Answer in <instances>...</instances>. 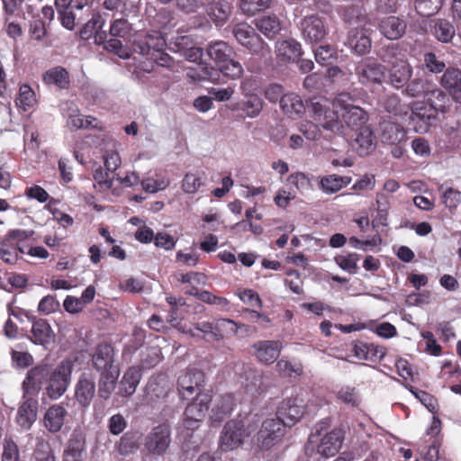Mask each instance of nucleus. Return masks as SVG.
<instances>
[{
  "label": "nucleus",
  "mask_w": 461,
  "mask_h": 461,
  "mask_svg": "<svg viewBox=\"0 0 461 461\" xmlns=\"http://www.w3.org/2000/svg\"><path fill=\"white\" fill-rule=\"evenodd\" d=\"M275 52L277 59L283 63L295 62L303 54L301 44L294 39L277 41Z\"/></svg>",
  "instance_id": "nucleus-22"
},
{
  "label": "nucleus",
  "mask_w": 461,
  "mask_h": 461,
  "mask_svg": "<svg viewBox=\"0 0 461 461\" xmlns=\"http://www.w3.org/2000/svg\"><path fill=\"white\" fill-rule=\"evenodd\" d=\"M185 294L194 295L203 303L217 305L221 309H224L229 305V301L226 298L216 296L208 291L199 292L195 287L186 290Z\"/></svg>",
  "instance_id": "nucleus-49"
},
{
  "label": "nucleus",
  "mask_w": 461,
  "mask_h": 461,
  "mask_svg": "<svg viewBox=\"0 0 461 461\" xmlns=\"http://www.w3.org/2000/svg\"><path fill=\"white\" fill-rule=\"evenodd\" d=\"M285 433V425L278 418L263 421L257 435V443L261 449H269L277 444Z\"/></svg>",
  "instance_id": "nucleus-9"
},
{
  "label": "nucleus",
  "mask_w": 461,
  "mask_h": 461,
  "mask_svg": "<svg viewBox=\"0 0 461 461\" xmlns=\"http://www.w3.org/2000/svg\"><path fill=\"white\" fill-rule=\"evenodd\" d=\"M432 32L437 40L444 43L449 42L455 35L454 26L444 19L435 22Z\"/></svg>",
  "instance_id": "nucleus-47"
},
{
  "label": "nucleus",
  "mask_w": 461,
  "mask_h": 461,
  "mask_svg": "<svg viewBox=\"0 0 461 461\" xmlns=\"http://www.w3.org/2000/svg\"><path fill=\"white\" fill-rule=\"evenodd\" d=\"M205 11L215 26L222 27L232 14V6L227 0H210Z\"/></svg>",
  "instance_id": "nucleus-21"
},
{
  "label": "nucleus",
  "mask_w": 461,
  "mask_h": 461,
  "mask_svg": "<svg viewBox=\"0 0 461 461\" xmlns=\"http://www.w3.org/2000/svg\"><path fill=\"white\" fill-rule=\"evenodd\" d=\"M256 358L265 365L273 364L279 357L283 344L279 340H260L253 344Z\"/></svg>",
  "instance_id": "nucleus-19"
},
{
  "label": "nucleus",
  "mask_w": 461,
  "mask_h": 461,
  "mask_svg": "<svg viewBox=\"0 0 461 461\" xmlns=\"http://www.w3.org/2000/svg\"><path fill=\"white\" fill-rule=\"evenodd\" d=\"M23 402L19 407L17 412V422L26 429H30L37 417L38 402L33 396L23 395Z\"/></svg>",
  "instance_id": "nucleus-28"
},
{
  "label": "nucleus",
  "mask_w": 461,
  "mask_h": 461,
  "mask_svg": "<svg viewBox=\"0 0 461 461\" xmlns=\"http://www.w3.org/2000/svg\"><path fill=\"white\" fill-rule=\"evenodd\" d=\"M169 387L164 375L149 378L144 391V401L148 405L155 407L162 403L167 397Z\"/></svg>",
  "instance_id": "nucleus-15"
},
{
  "label": "nucleus",
  "mask_w": 461,
  "mask_h": 461,
  "mask_svg": "<svg viewBox=\"0 0 461 461\" xmlns=\"http://www.w3.org/2000/svg\"><path fill=\"white\" fill-rule=\"evenodd\" d=\"M381 105L386 112L394 115H402L407 113V107L401 104L400 98L395 94L385 95L381 100Z\"/></svg>",
  "instance_id": "nucleus-54"
},
{
  "label": "nucleus",
  "mask_w": 461,
  "mask_h": 461,
  "mask_svg": "<svg viewBox=\"0 0 461 461\" xmlns=\"http://www.w3.org/2000/svg\"><path fill=\"white\" fill-rule=\"evenodd\" d=\"M347 45L356 53L362 55L371 48V41L363 31L353 29L348 32Z\"/></svg>",
  "instance_id": "nucleus-35"
},
{
  "label": "nucleus",
  "mask_w": 461,
  "mask_h": 461,
  "mask_svg": "<svg viewBox=\"0 0 461 461\" xmlns=\"http://www.w3.org/2000/svg\"><path fill=\"white\" fill-rule=\"evenodd\" d=\"M336 395L339 401L352 407H357L361 402L357 390L352 386L340 387Z\"/></svg>",
  "instance_id": "nucleus-53"
},
{
  "label": "nucleus",
  "mask_w": 461,
  "mask_h": 461,
  "mask_svg": "<svg viewBox=\"0 0 461 461\" xmlns=\"http://www.w3.org/2000/svg\"><path fill=\"white\" fill-rule=\"evenodd\" d=\"M426 96L430 104L431 111L446 113L450 107V100L448 96L438 88L427 90Z\"/></svg>",
  "instance_id": "nucleus-44"
},
{
  "label": "nucleus",
  "mask_w": 461,
  "mask_h": 461,
  "mask_svg": "<svg viewBox=\"0 0 461 461\" xmlns=\"http://www.w3.org/2000/svg\"><path fill=\"white\" fill-rule=\"evenodd\" d=\"M166 45V40L161 32L154 31L144 36H140L135 40L133 50L142 56L150 58L151 56H155L156 53L164 50Z\"/></svg>",
  "instance_id": "nucleus-14"
},
{
  "label": "nucleus",
  "mask_w": 461,
  "mask_h": 461,
  "mask_svg": "<svg viewBox=\"0 0 461 461\" xmlns=\"http://www.w3.org/2000/svg\"><path fill=\"white\" fill-rule=\"evenodd\" d=\"M310 113L315 123L326 131L339 133L343 129L339 116V106L334 105V99L314 97L311 100Z\"/></svg>",
  "instance_id": "nucleus-2"
},
{
  "label": "nucleus",
  "mask_w": 461,
  "mask_h": 461,
  "mask_svg": "<svg viewBox=\"0 0 461 461\" xmlns=\"http://www.w3.org/2000/svg\"><path fill=\"white\" fill-rule=\"evenodd\" d=\"M104 49L109 52H113L119 58L126 59L130 57L129 50L123 46L122 41L117 39H111L104 43Z\"/></svg>",
  "instance_id": "nucleus-63"
},
{
  "label": "nucleus",
  "mask_w": 461,
  "mask_h": 461,
  "mask_svg": "<svg viewBox=\"0 0 461 461\" xmlns=\"http://www.w3.org/2000/svg\"><path fill=\"white\" fill-rule=\"evenodd\" d=\"M140 447V435L137 432L124 433L115 444V450L121 456L134 454Z\"/></svg>",
  "instance_id": "nucleus-36"
},
{
  "label": "nucleus",
  "mask_w": 461,
  "mask_h": 461,
  "mask_svg": "<svg viewBox=\"0 0 461 461\" xmlns=\"http://www.w3.org/2000/svg\"><path fill=\"white\" fill-rule=\"evenodd\" d=\"M201 72H196L194 70L190 69L187 72V77L191 78L193 81H211L212 83H218L220 79L219 72L213 67L206 64H200Z\"/></svg>",
  "instance_id": "nucleus-45"
},
{
  "label": "nucleus",
  "mask_w": 461,
  "mask_h": 461,
  "mask_svg": "<svg viewBox=\"0 0 461 461\" xmlns=\"http://www.w3.org/2000/svg\"><path fill=\"white\" fill-rule=\"evenodd\" d=\"M95 394V376L92 373H83L75 384V398L77 403L86 408Z\"/></svg>",
  "instance_id": "nucleus-17"
},
{
  "label": "nucleus",
  "mask_w": 461,
  "mask_h": 461,
  "mask_svg": "<svg viewBox=\"0 0 461 461\" xmlns=\"http://www.w3.org/2000/svg\"><path fill=\"white\" fill-rule=\"evenodd\" d=\"M304 413L303 401L298 398L287 399L284 401L278 408L277 418L280 419L285 426H291L298 421Z\"/></svg>",
  "instance_id": "nucleus-20"
},
{
  "label": "nucleus",
  "mask_w": 461,
  "mask_h": 461,
  "mask_svg": "<svg viewBox=\"0 0 461 461\" xmlns=\"http://www.w3.org/2000/svg\"><path fill=\"white\" fill-rule=\"evenodd\" d=\"M435 114L431 109L424 106L412 108L409 125L418 133L427 132L435 120Z\"/></svg>",
  "instance_id": "nucleus-23"
},
{
  "label": "nucleus",
  "mask_w": 461,
  "mask_h": 461,
  "mask_svg": "<svg viewBox=\"0 0 461 461\" xmlns=\"http://www.w3.org/2000/svg\"><path fill=\"white\" fill-rule=\"evenodd\" d=\"M37 103L34 91L32 87L23 84L20 86L18 97L15 100L16 105L23 111L32 108Z\"/></svg>",
  "instance_id": "nucleus-48"
},
{
  "label": "nucleus",
  "mask_w": 461,
  "mask_h": 461,
  "mask_svg": "<svg viewBox=\"0 0 461 461\" xmlns=\"http://www.w3.org/2000/svg\"><path fill=\"white\" fill-rule=\"evenodd\" d=\"M381 140L390 145L400 144L406 140L404 129L391 121H383L379 125Z\"/></svg>",
  "instance_id": "nucleus-27"
},
{
  "label": "nucleus",
  "mask_w": 461,
  "mask_h": 461,
  "mask_svg": "<svg viewBox=\"0 0 461 461\" xmlns=\"http://www.w3.org/2000/svg\"><path fill=\"white\" fill-rule=\"evenodd\" d=\"M142 189L150 194L165 190L170 185V179L163 175H156V177H148L141 182Z\"/></svg>",
  "instance_id": "nucleus-51"
},
{
  "label": "nucleus",
  "mask_w": 461,
  "mask_h": 461,
  "mask_svg": "<svg viewBox=\"0 0 461 461\" xmlns=\"http://www.w3.org/2000/svg\"><path fill=\"white\" fill-rule=\"evenodd\" d=\"M192 44H194V41L189 35H176L170 40L169 50L183 53Z\"/></svg>",
  "instance_id": "nucleus-62"
},
{
  "label": "nucleus",
  "mask_w": 461,
  "mask_h": 461,
  "mask_svg": "<svg viewBox=\"0 0 461 461\" xmlns=\"http://www.w3.org/2000/svg\"><path fill=\"white\" fill-rule=\"evenodd\" d=\"M85 441L79 435H73L64 452V461H82L85 453Z\"/></svg>",
  "instance_id": "nucleus-43"
},
{
  "label": "nucleus",
  "mask_w": 461,
  "mask_h": 461,
  "mask_svg": "<svg viewBox=\"0 0 461 461\" xmlns=\"http://www.w3.org/2000/svg\"><path fill=\"white\" fill-rule=\"evenodd\" d=\"M73 363L70 360L61 361L50 371L45 387V394L51 400L59 399L68 390L71 382Z\"/></svg>",
  "instance_id": "nucleus-3"
},
{
  "label": "nucleus",
  "mask_w": 461,
  "mask_h": 461,
  "mask_svg": "<svg viewBox=\"0 0 461 461\" xmlns=\"http://www.w3.org/2000/svg\"><path fill=\"white\" fill-rule=\"evenodd\" d=\"M263 104V100L258 95L246 94L242 110L248 117L255 118L261 113Z\"/></svg>",
  "instance_id": "nucleus-50"
},
{
  "label": "nucleus",
  "mask_w": 461,
  "mask_h": 461,
  "mask_svg": "<svg viewBox=\"0 0 461 461\" xmlns=\"http://www.w3.org/2000/svg\"><path fill=\"white\" fill-rule=\"evenodd\" d=\"M141 379V370L139 366H131L123 374L119 382L117 394L121 397L131 396Z\"/></svg>",
  "instance_id": "nucleus-25"
},
{
  "label": "nucleus",
  "mask_w": 461,
  "mask_h": 461,
  "mask_svg": "<svg viewBox=\"0 0 461 461\" xmlns=\"http://www.w3.org/2000/svg\"><path fill=\"white\" fill-rule=\"evenodd\" d=\"M203 185V173L188 172L183 177L181 187L185 194H196Z\"/></svg>",
  "instance_id": "nucleus-46"
},
{
  "label": "nucleus",
  "mask_w": 461,
  "mask_h": 461,
  "mask_svg": "<svg viewBox=\"0 0 461 461\" xmlns=\"http://www.w3.org/2000/svg\"><path fill=\"white\" fill-rule=\"evenodd\" d=\"M329 427L330 422L326 420L320 421L314 426L309 437L308 444L305 447L307 455L310 452H313L315 445L317 453L324 458L333 456L339 452L343 441L342 433L339 429L326 432Z\"/></svg>",
  "instance_id": "nucleus-1"
},
{
  "label": "nucleus",
  "mask_w": 461,
  "mask_h": 461,
  "mask_svg": "<svg viewBox=\"0 0 461 461\" xmlns=\"http://www.w3.org/2000/svg\"><path fill=\"white\" fill-rule=\"evenodd\" d=\"M217 70L231 79L240 78L244 71L242 65L239 61L232 59L231 57L227 62L221 64Z\"/></svg>",
  "instance_id": "nucleus-55"
},
{
  "label": "nucleus",
  "mask_w": 461,
  "mask_h": 461,
  "mask_svg": "<svg viewBox=\"0 0 461 461\" xmlns=\"http://www.w3.org/2000/svg\"><path fill=\"white\" fill-rule=\"evenodd\" d=\"M104 23L105 21L100 14H94L92 18L80 30V37L85 40L89 39L95 32L103 28Z\"/></svg>",
  "instance_id": "nucleus-56"
},
{
  "label": "nucleus",
  "mask_w": 461,
  "mask_h": 461,
  "mask_svg": "<svg viewBox=\"0 0 461 461\" xmlns=\"http://www.w3.org/2000/svg\"><path fill=\"white\" fill-rule=\"evenodd\" d=\"M274 0H240L238 7L242 14L252 17L272 7Z\"/></svg>",
  "instance_id": "nucleus-42"
},
{
  "label": "nucleus",
  "mask_w": 461,
  "mask_h": 461,
  "mask_svg": "<svg viewBox=\"0 0 461 461\" xmlns=\"http://www.w3.org/2000/svg\"><path fill=\"white\" fill-rule=\"evenodd\" d=\"M34 456L36 461H55V457L50 445L43 440L38 442Z\"/></svg>",
  "instance_id": "nucleus-64"
},
{
  "label": "nucleus",
  "mask_w": 461,
  "mask_h": 461,
  "mask_svg": "<svg viewBox=\"0 0 461 461\" xmlns=\"http://www.w3.org/2000/svg\"><path fill=\"white\" fill-rule=\"evenodd\" d=\"M255 429L249 425L246 426L241 420L228 421L220 437L219 445L222 451H231L241 446L246 438H249Z\"/></svg>",
  "instance_id": "nucleus-4"
},
{
  "label": "nucleus",
  "mask_w": 461,
  "mask_h": 461,
  "mask_svg": "<svg viewBox=\"0 0 461 461\" xmlns=\"http://www.w3.org/2000/svg\"><path fill=\"white\" fill-rule=\"evenodd\" d=\"M301 32L303 38L310 43L321 41L327 33L324 22L316 14L305 16L301 21Z\"/></svg>",
  "instance_id": "nucleus-16"
},
{
  "label": "nucleus",
  "mask_w": 461,
  "mask_h": 461,
  "mask_svg": "<svg viewBox=\"0 0 461 461\" xmlns=\"http://www.w3.org/2000/svg\"><path fill=\"white\" fill-rule=\"evenodd\" d=\"M171 443V431L167 425L154 427L145 437L144 448L153 456L166 454Z\"/></svg>",
  "instance_id": "nucleus-10"
},
{
  "label": "nucleus",
  "mask_w": 461,
  "mask_h": 461,
  "mask_svg": "<svg viewBox=\"0 0 461 461\" xmlns=\"http://www.w3.org/2000/svg\"><path fill=\"white\" fill-rule=\"evenodd\" d=\"M443 0H416L415 8L422 16H430L442 6Z\"/></svg>",
  "instance_id": "nucleus-57"
},
{
  "label": "nucleus",
  "mask_w": 461,
  "mask_h": 461,
  "mask_svg": "<svg viewBox=\"0 0 461 461\" xmlns=\"http://www.w3.org/2000/svg\"><path fill=\"white\" fill-rule=\"evenodd\" d=\"M358 130L359 132L355 139V148L360 156H366L374 150L375 147V138L368 127H363Z\"/></svg>",
  "instance_id": "nucleus-39"
},
{
  "label": "nucleus",
  "mask_w": 461,
  "mask_h": 461,
  "mask_svg": "<svg viewBox=\"0 0 461 461\" xmlns=\"http://www.w3.org/2000/svg\"><path fill=\"white\" fill-rule=\"evenodd\" d=\"M62 114L67 118V126L71 130L97 128V120L92 116L81 114L77 106L67 101L61 104Z\"/></svg>",
  "instance_id": "nucleus-13"
},
{
  "label": "nucleus",
  "mask_w": 461,
  "mask_h": 461,
  "mask_svg": "<svg viewBox=\"0 0 461 461\" xmlns=\"http://www.w3.org/2000/svg\"><path fill=\"white\" fill-rule=\"evenodd\" d=\"M356 74L362 85H380L385 77V68L382 64L366 60L357 67Z\"/></svg>",
  "instance_id": "nucleus-18"
},
{
  "label": "nucleus",
  "mask_w": 461,
  "mask_h": 461,
  "mask_svg": "<svg viewBox=\"0 0 461 461\" xmlns=\"http://www.w3.org/2000/svg\"><path fill=\"white\" fill-rule=\"evenodd\" d=\"M54 332L46 320L40 319L32 323L31 340L34 344L45 346L53 340Z\"/></svg>",
  "instance_id": "nucleus-31"
},
{
  "label": "nucleus",
  "mask_w": 461,
  "mask_h": 461,
  "mask_svg": "<svg viewBox=\"0 0 461 461\" xmlns=\"http://www.w3.org/2000/svg\"><path fill=\"white\" fill-rule=\"evenodd\" d=\"M67 415L66 409L60 404L50 406L44 416V426L50 432H58L61 429L65 417Z\"/></svg>",
  "instance_id": "nucleus-32"
},
{
  "label": "nucleus",
  "mask_w": 461,
  "mask_h": 461,
  "mask_svg": "<svg viewBox=\"0 0 461 461\" xmlns=\"http://www.w3.org/2000/svg\"><path fill=\"white\" fill-rule=\"evenodd\" d=\"M391 67L389 68V82L396 89L403 87L412 75V68L403 56H394L391 59L384 58Z\"/></svg>",
  "instance_id": "nucleus-12"
},
{
  "label": "nucleus",
  "mask_w": 461,
  "mask_h": 461,
  "mask_svg": "<svg viewBox=\"0 0 461 461\" xmlns=\"http://www.w3.org/2000/svg\"><path fill=\"white\" fill-rule=\"evenodd\" d=\"M132 30L131 24L123 18L114 20L110 26V35L125 39L131 34Z\"/></svg>",
  "instance_id": "nucleus-59"
},
{
  "label": "nucleus",
  "mask_w": 461,
  "mask_h": 461,
  "mask_svg": "<svg viewBox=\"0 0 461 461\" xmlns=\"http://www.w3.org/2000/svg\"><path fill=\"white\" fill-rule=\"evenodd\" d=\"M359 256L357 254H349L347 256H339L336 258L337 264L345 271L355 274L357 270V261Z\"/></svg>",
  "instance_id": "nucleus-61"
},
{
  "label": "nucleus",
  "mask_w": 461,
  "mask_h": 461,
  "mask_svg": "<svg viewBox=\"0 0 461 461\" xmlns=\"http://www.w3.org/2000/svg\"><path fill=\"white\" fill-rule=\"evenodd\" d=\"M234 406V397L231 394H224L216 399L212 410L211 419L214 421H221L224 417L230 414Z\"/></svg>",
  "instance_id": "nucleus-40"
},
{
  "label": "nucleus",
  "mask_w": 461,
  "mask_h": 461,
  "mask_svg": "<svg viewBox=\"0 0 461 461\" xmlns=\"http://www.w3.org/2000/svg\"><path fill=\"white\" fill-rule=\"evenodd\" d=\"M280 107L290 117L301 116L305 111L301 96L295 93L284 95L280 99Z\"/></svg>",
  "instance_id": "nucleus-33"
},
{
  "label": "nucleus",
  "mask_w": 461,
  "mask_h": 461,
  "mask_svg": "<svg viewBox=\"0 0 461 461\" xmlns=\"http://www.w3.org/2000/svg\"><path fill=\"white\" fill-rule=\"evenodd\" d=\"M0 258L7 264H14L18 260L17 249L12 242L4 240L0 242Z\"/></svg>",
  "instance_id": "nucleus-60"
},
{
  "label": "nucleus",
  "mask_w": 461,
  "mask_h": 461,
  "mask_svg": "<svg viewBox=\"0 0 461 461\" xmlns=\"http://www.w3.org/2000/svg\"><path fill=\"white\" fill-rule=\"evenodd\" d=\"M353 353L359 360H372L373 357L377 356V354H380L379 357H383L384 355L381 349H377L373 344L364 342L355 343Z\"/></svg>",
  "instance_id": "nucleus-52"
},
{
  "label": "nucleus",
  "mask_w": 461,
  "mask_h": 461,
  "mask_svg": "<svg viewBox=\"0 0 461 461\" xmlns=\"http://www.w3.org/2000/svg\"><path fill=\"white\" fill-rule=\"evenodd\" d=\"M50 373V366L46 364L38 365L28 370L23 382L24 396L27 397L31 395L36 398L42 385L47 384Z\"/></svg>",
  "instance_id": "nucleus-11"
},
{
  "label": "nucleus",
  "mask_w": 461,
  "mask_h": 461,
  "mask_svg": "<svg viewBox=\"0 0 461 461\" xmlns=\"http://www.w3.org/2000/svg\"><path fill=\"white\" fill-rule=\"evenodd\" d=\"M212 395L209 393H197V397L189 403L183 415V426L194 430L199 428L209 410Z\"/></svg>",
  "instance_id": "nucleus-7"
},
{
  "label": "nucleus",
  "mask_w": 461,
  "mask_h": 461,
  "mask_svg": "<svg viewBox=\"0 0 461 461\" xmlns=\"http://www.w3.org/2000/svg\"><path fill=\"white\" fill-rule=\"evenodd\" d=\"M232 54L231 47L224 41L212 42L207 47V55L218 67L223 62H227Z\"/></svg>",
  "instance_id": "nucleus-37"
},
{
  "label": "nucleus",
  "mask_w": 461,
  "mask_h": 461,
  "mask_svg": "<svg viewBox=\"0 0 461 461\" xmlns=\"http://www.w3.org/2000/svg\"><path fill=\"white\" fill-rule=\"evenodd\" d=\"M351 183L350 176H341L331 174L321 177L319 187L326 194H332L340 191Z\"/></svg>",
  "instance_id": "nucleus-34"
},
{
  "label": "nucleus",
  "mask_w": 461,
  "mask_h": 461,
  "mask_svg": "<svg viewBox=\"0 0 461 461\" xmlns=\"http://www.w3.org/2000/svg\"><path fill=\"white\" fill-rule=\"evenodd\" d=\"M43 81L47 85H54L59 89H66L69 86L68 71L62 67H55L47 70L43 75Z\"/></svg>",
  "instance_id": "nucleus-41"
},
{
  "label": "nucleus",
  "mask_w": 461,
  "mask_h": 461,
  "mask_svg": "<svg viewBox=\"0 0 461 461\" xmlns=\"http://www.w3.org/2000/svg\"><path fill=\"white\" fill-rule=\"evenodd\" d=\"M92 361L94 367L99 373L119 370L113 366V348L109 344L99 345L93 356Z\"/></svg>",
  "instance_id": "nucleus-26"
},
{
  "label": "nucleus",
  "mask_w": 461,
  "mask_h": 461,
  "mask_svg": "<svg viewBox=\"0 0 461 461\" xmlns=\"http://www.w3.org/2000/svg\"><path fill=\"white\" fill-rule=\"evenodd\" d=\"M352 97L343 92L334 98V105L339 106L341 117L346 125L353 130L363 128L368 120L367 113L361 107L351 104Z\"/></svg>",
  "instance_id": "nucleus-6"
},
{
  "label": "nucleus",
  "mask_w": 461,
  "mask_h": 461,
  "mask_svg": "<svg viewBox=\"0 0 461 461\" xmlns=\"http://www.w3.org/2000/svg\"><path fill=\"white\" fill-rule=\"evenodd\" d=\"M276 372L285 377H292L294 375H301L303 374V366L300 364L293 365L285 359H280L276 365Z\"/></svg>",
  "instance_id": "nucleus-58"
},
{
  "label": "nucleus",
  "mask_w": 461,
  "mask_h": 461,
  "mask_svg": "<svg viewBox=\"0 0 461 461\" xmlns=\"http://www.w3.org/2000/svg\"><path fill=\"white\" fill-rule=\"evenodd\" d=\"M256 28L267 39H274L282 29L279 18L274 14L263 15L255 20Z\"/></svg>",
  "instance_id": "nucleus-30"
},
{
  "label": "nucleus",
  "mask_w": 461,
  "mask_h": 461,
  "mask_svg": "<svg viewBox=\"0 0 461 461\" xmlns=\"http://www.w3.org/2000/svg\"><path fill=\"white\" fill-rule=\"evenodd\" d=\"M232 32L236 40L252 54L265 58L271 53L268 44L247 23L236 24Z\"/></svg>",
  "instance_id": "nucleus-5"
},
{
  "label": "nucleus",
  "mask_w": 461,
  "mask_h": 461,
  "mask_svg": "<svg viewBox=\"0 0 461 461\" xmlns=\"http://www.w3.org/2000/svg\"><path fill=\"white\" fill-rule=\"evenodd\" d=\"M205 384L204 374L197 369H188L177 380V393L181 400L192 399L202 391Z\"/></svg>",
  "instance_id": "nucleus-8"
},
{
  "label": "nucleus",
  "mask_w": 461,
  "mask_h": 461,
  "mask_svg": "<svg viewBox=\"0 0 461 461\" xmlns=\"http://www.w3.org/2000/svg\"><path fill=\"white\" fill-rule=\"evenodd\" d=\"M379 30L388 40H398L405 32L406 23L398 17L388 16L381 20Z\"/></svg>",
  "instance_id": "nucleus-29"
},
{
  "label": "nucleus",
  "mask_w": 461,
  "mask_h": 461,
  "mask_svg": "<svg viewBox=\"0 0 461 461\" xmlns=\"http://www.w3.org/2000/svg\"><path fill=\"white\" fill-rule=\"evenodd\" d=\"M119 377V370H110L108 372L100 373L98 383V395L104 400H107L113 390Z\"/></svg>",
  "instance_id": "nucleus-38"
},
{
  "label": "nucleus",
  "mask_w": 461,
  "mask_h": 461,
  "mask_svg": "<svg viewBox=\"0 0 461 461\" xmlns=\"http://www.w3.org/2000/svg\"><path fill=\"white\" fill-rule=\"evenodd\" d=\"M440 84L452 99L461 104V70L448 68L441 77Z\"/></svg>",
  "instance_id": "nucleus-24"
}]
</instances>
